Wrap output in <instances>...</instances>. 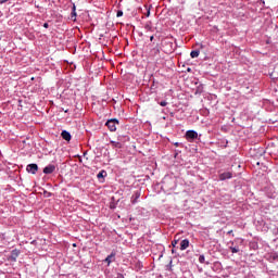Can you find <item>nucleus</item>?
I'll return each instance as SVG.
<instances>
[{
	"instance_id": "f257e3e1",
	"label": "nucleus",
	"mask_w": 278,
	"mask_h": 278,
	"mask_svg": "<svg viewBox=\"0 0 278 278\" xmlns=\"http://www.w3.org/2000/svg\"><path fill=\"white\" fill-rule=\"evenodd\" d=\"M218 179L219 181H227V179H233V169H231V167L227 168L226 172H223V169H219Z\"/></svg>"
},
{
	"instance_id": "f03ea898",
	"label": "nucleus",
	"mask_w": 278,
	"mask_h": 278,
	"mask_svg": "<svg viewBox=\"0 0 278 278\" xmlns=\"http://www.w3.org/2000/svg\"><path fill=\"white\" fill-rule=\"evenodd\" d=\"M116 125H121V122L117 118L108 119L105 123V127L111 131H116Z\"/></svg>"
},
{
	"instance_id": "7ed1b4c3",
	"label": "nucleus",
	"mask_w": 278,
	"mask_h": 278,
	"mask_svg": "<svg viewBox=\"0 0 278 278\" xmlns=\"http://www.w3.org/2000/svg\"><path fill=\"white\" fill-rule=\"evenodd\" d=\"M18 255H21V250L13 249L11 251V254L7 256L8 262H11L12 264H15L16 260H18Z\"/></svg>"
},
{
	"instance_id": "20e7f679",
	"label": "nucleus",
	"mask_w": 278,
	"mask_h": 278,
	"mask_svg": "<svg viewBox=\"0 0 278 278\" xmlns=\"http://www.w3.org/2000/svg\"><path fill=\"white\" fill-rule=\"evenodd\" d=\"M26 170L30 174V175H36L38 173V164L36 163H30L26 166Z\"/></svg>"
},
{
	"instance_id": "39448f33",
	"label": "nucleus",
	"mask_w": 278,
	"mask_h": 278,
	"mask_svg": "<svg viewBox=\"0 0 278 278\" xmlns=\"http://www.w3.org/2000/svg\"><path fill=\"white\" fill-rule=\"evenodd\" d=\"M141 194H142V190L140 189L134 191L130 200L132 205H136V203H138V199H140Z\"/></svg>"
},
{
	"instance_id": "423d86ee",
	"label": "nucleus",
	"mask_w": 278,
	"mask_h": 278,
	"mask_svg": "<svg viewBox=\"0 0 278 278\" xmlns=\"http://www.w3.org/2000/svg\"><path fill=\"white\" fill-rule=\"evenodd\" d=\"M186 138L187 140H197V138H199V132L195 130H187Z\"/></svg>"
},
{
	"instance_id": "0eeeda50",
	"label": "nucleus",
	"mask_w": 278,
	"mask_h": 278,
	"mask_svg": "<svg viewBox=\"0 0 278 278\" xmlns=\"http://www.w3.org/2000/svg\"><path fill=\"white\" fill-rule=\"evenodd\" d=\"M56 166L53 164H49L43 168V175H53L55 173Z\"/></svg>"
},
{
	"instance_id": "6e6552de",
	"label": "nucleus",
	"mask_w": 278,
	"mask_h": 278,
	"mask_svg": "<svg viewBox=\"0 0 278 278\" xmlns=\"http://www.w3.org/2000/svg\"><path fill=\"white\" fill-rule=\"evenodd\" d=\"M115 260H116V252H112L110 255L106 256L104 262L108 264V266H110V264Z\"/></svg>"
},
{
	"instance_id": "1a4fd4ad",
	"label": "nucleus",
	"mask_w": 278,
	"mask_h": 278,
	"mask_svg": "<svg viewBox=\"0 0 278 278\" xmlns=\"http://www.w3.org/2000/svg\"><path fill=\"white\" fill-rule=\"evenodd\" d=\"M61 137L63 140H66V142H71L73 136L67 130H62Z\"/></svg>"
},
{
	"instance_id": "9d476101",
	"label": "nucleus",
	"mask_w": 278,
	"mask_h": 278,
	"mask_svg": "<svg viewBox=\"0 0 278 278\" xmlns=\"http://www.w3.org/2000/svg\"><path fill=\"white\" fill-rule=\"evenodd\" d=\"M188 247H190V240L184 239L180 242V251H186V249H188Z\"/></svg>"
},
{
	"instance_id": "9b49d317",
	"label": "nucleus",
	"mask_w": 278,
	"mask_h": 278,
	"mask_svg": "<svg viewBox=\"0 0 278 278\" xmlns=\"http://www.w3.org/2000/svg\"><path fill=\"white\" fill-rule=\"evenodd\" d=\"M244 242L242 239H235L233 241L228 242V249L229 247H240Z\"/></svg>"
},
{
	"instance_id": "f8f14e48",
	"label": "nucleus",
	"mask_w": 278,
	"mask_h": 278,
	"mask_svg": "<svg viewBox=\"0 0 278 278\" xmlns=\"http://www.w3.org/2000/svg\"><path fill=\"white\" fill-rule=\"evenodd\" d=\"M160 53V46L156 45L154 48L150 49V55H152L153 58H155V55H159Z\"/></svg>"
},
{
	"instance_id": "ddd939ff",
	"label": "nucleus",
	"mask_w": 278,
	"mask_h": 278,
	"mask_svg": "<svg viewBox=\"0 0 278 278\" xmlns=\"http://www.w3.org/2000/svg\"><path fill=\"white\" fill-rule=\"evenodd\" d=\"M71 18L72 21H76L77 18V7L75 5V3H73Z\"/></svg>"
},
{
	"instance_id": "4468645a",
	"label": "nucleus",
	"mask_w": 278,
	"mask_h": 278,
	"mask_svg": "<svg viewBox=\"0 0 278 278\" xmlns=\"http://www.w3.org/2000/svg\"><path fill=\"white\" fill-rule=\"evenodd\" d=\"M117 140L119 142H129L130 139L127 135H119V136H117Z\"/></svg>"
},
{
	"instance_id": "2eb2a0df",
	"label": "nucleus",
	"mask_w": 278,
	"mask_h": 278,
	"mask_svg": "<svg viewBox=\"0 0 278 278\" xmlns=\"http://www.w3.org/2000/svg\"><path fill=\"white\" fill-rule=\"evenodd\" d=\"M105 177H108V172H105V169L100 170L97 175L98 179H105Z\"/></svg>"
},
{
	"instance_id": "dca6fc26",
	"label": "nucleus",
	"mask_w": 278,
	"mask_h": 278,
	"mask_svg": "<svg viewBox=\"0 0 278 278\" xmlns=\"http://www.w3.org/2000/svg\"><path fill=\"white\" fill-rule=\"evenodd\" d=\"M200 54H201V51H200V50H192V51L190 52V56H191L192 59L198 58Z\"/></svg>"
},
{
	"instance_id": "f3484780",
	"label": "nucleus",
	"mask_w": 278,
	"mask_h": 278,
	"mask_svg": "<svg viewBox=\"0 0 278 278\" xmlns=\"http://www.w3.org/2000/svg\"><path fill=\"white\" fill-rule=\"evenodd\" d=\"M229 251H231L232 254L240 252V247H229Z\"/></svg>"
},
{
	"instance_id": "a211bd4d",
	"label": "nucleus",
	"mask_w": 278,
	"mask_h": 278,
	"mask_svg": "<svg viewBox=\"0 0 278 278\" xmlns=\"http://www.w3.org/2000/svg\"><path fill=\"white\" fill-rule=\"evenodd\" d=\"M203 92V85H199L195 89V94H202Z\"/></svg>"
},
{
	"instance_id": "6ab92c4d",
	"label": "nucleus",
	"mask_w": 278,
	"mask_h": 278,
	"mask_svg": "<svg viewBox=\"0 0 278 278\" xmlns=\"http://www.w3.org/2000/svg\"><path fill=\"white\" fill-rule=\"evenodd\" d=\"M199 262H200V264H205V255L201 254L199 256Z\"/></svg>"
},
{
	"instance_id": "aec40b11",
	"label": "nucleus",
	"mask_w": 278,
	"mask_h": 278,
	"mask_svg": "<svg viewBox=\"0 0 278 278\" xmlns=\"http://www.w3.org/2000/svg\"><path fill=\"white\" fill-rule=\"evenodd\" d=\"M159 105H161V108H166V105H168V102H166V100H163L161 102H157Z\"/></svg>"
},
{
	"instance_id": "412c9836",
	"label": "nucleus",
	"mask_w": 278,
	"mask_h": 278,
	"mask_svg": "<svg viewBox=\"0 0 278 278\" xmlns=\"http://www.w3.org/2000/svg\"><path fill=\"white\" fill-rule=\"evenodd\" d=\"M147 13L146 16L149 18L151 16V7H146Z\"/></svg>"
},
{
	"instance_id": "4be33fe9",
	"label": "nucleus",
	"mask_w": 278,
	"mask_h": 278,
	"mask_svg": "<svg viewBox=\"0 0 278 278\" xmlns=\"http://www.w3.org/2000/svg\"><path fill=\"white\" fill-rule=\"evenodd\" d=\"M111 144H113V147H116L117 149H121V142L111 141Z\"/></svg>"
},
{
	"instance_id": "5701e85b",
	"label": "nucleus",
	"mask_w": 278,
	"mask_h": 278,
	"mask_svg": "<svg viewBox=\"0 0 278 278\" xmlns=\"http://www.w3.org/2000/svg\"><path fill=\"white\" fill-rule=\"evenodd\" d=\"M270 260H271V262L277 261L278 260V254L277 253L271 254Z\"/></svg>"
},
{
	"instance_id": "b1692460",
	"label": "nucleus",
	"mask_w": 278,
	"mask_h": 278,
	"mask_svg": "<svg viewBox=\"0 0 278 278\" xmlns=\"http://www.w3.org/2000/svg\"><path fill=\"white\" fill-rule=\"evenodd\" d=\"M144 29H147V31H151L153 27H151V24H146Z\"/></svg>"
},
{
	"instance_id": "393cba45",
	"label": "nucleus",
	"mask_w": 278,
	"mask_h": 278,
	"mask_svg": "<svg viewBox=\"0 0 278 278\" xmlns=\"http://www.w3.org/2000/svg\"><path fill=\"white\" fill-rule=\"evenodd\" d=\"M117 18H121V16H123V11L118 10L116 13Z\"/></svg>"
},
{
	"instance_id": "a878e982",
	"label": "nucleus",
	"mask_w": 278,
	"mask_h": 278,
	"mask_svg": "<svg viewBox=\"0 0 278 278\" xmlns=\"http://www.w3.org/2000/svg\"><path fill=\"white\" fill-rule=\"evenodd\" d=\"M172 247L176 248L177 247V240L172 241Z\"/></svg>"
},
{
	"instance_id": "bb28decb",
	"label": "nucleus",
	"mask_w": 278,
	"mask_h": 278,
	"mask_svg": "<svg viewBox=\"0 0 278 278\" xmlns=\"http://www.w3.org/2000/svg\"><path fill=\"white\" fill-rule=\"evenodd\" d=\"M227 144H229L228 140H224V148L227 149Z\"/></svg>"
},
{
	"instance_id": "cd10ccee",
	"label": "nucleus",
	"mask_w": 278,
	"mask_h": 278,
	"mask_svg": "<svg viewBox=\"0 0 278 278\" xmlns=\"http://www.w3.org/2000/svg\"><path fill=\"white\" fill-rule=\"evenodd\" d=\"M10 0H0V4L3 5V3H8Z\"/></svg>"
},
{
	"instance_id": "c85d7f7f",
	"label": "nucleus",
	"mask_w": 278,
	"mask_h": 278,
	"mask_svg": "<svg viewBox=\"0 0 278 278\" xmlns=\"http://www.w3.org/2000/svg\"><path fill=\"white\" fill-rule=\"evenodd\" d=\"M117 278H125V275H123V274H117Z\"/></svg>"
},
{
	"instance_id": "c756f323",
	"label": "nucleus",
	"mask_w": 278,
	"mask_h": 278,
	"mask_svg": "<svg viewBox=\"0 0 278 278\" xmlns=\"http://www.w3.org/2000/svg\"><path fill=\"white\" fill-rule=\"evenodd\" d=\"M43 27H45L46 29H49V23H45V24H43Z\"/></svg>"
},
{
	"instance_id": "7c9ffc66",
	"label": "nucleus",
	"mask_w": 278,
	"mask_h": 278,
	"mask_svg": "<svg viewBox=\"0 0 278 278\" xmlns=\"http://www.w3.org/2000/svg\"><path fill=\"white\" fill-rule=\"evenodd\" d=\"M182 143H179V142H175L174 143V147H181Z\"/></svg>"
},
{
	"instance_id": "2f4dec72",
	"label": "nucleus",
	"mask_w": 278,
	"mask_h": 278,
	"mask_svg": "<svg viewBox=\"0 0 278 278\" xmlns=\"http://www.w3.org/2000/svg\"><path fill=\"white\" fill-rule=\"evenodd\" d=\"M154 39H155V37L153 35L150 36V42H153Z\"/></svg>"
},
{
	"instance_id": "473e14b6",
	"label": "nucleus",
	"mask_w": 278,
	"mask_h": 278,
	"mask_svg": "<svg viewBox=\"0 0 278 278\" xmlns=\"http://www.w3.org/2000/svg\"><path fill=\"white\" fill-rule=\"evenodd\" d=\"M46 194H47V197H51L52 195L51 192H47V191H46Z\"/></svg>"
},
{
	"instance_id": "72a5a7b5",
	"label": "nucleus",
	"mask_w": 278,
	"mask_h": 278,
	"mask_svg": "<svg viewBox=\"0 0 278 278\" xmlns=\"http://www.w3.org/2000/svg\"><path fill=\"white\" fill-rule=\"evenodd\" d=\"M261 3H262V5H265V4H266V2H265V1H261Z\"/></svg>"
},
{
	"instance_id": "f704fd0d",
	"label": "nucleus",
	"mask_w": 278,
	"mask_h": 278,
	"mask_svg": "<svg viewBox=\"0 0 278 278\" xmlns=\"http://www.w3.org/2000/svg\"><path fill=\"white\" fill-rule=\"evenodd\" d=\"M228 233H233V230L228 231Z\"/></svg>"
},
{
	"instance_id": "c9c22d12",
	"label": "nucleus",
	"mask_w": 278,
	"mask_h": 278,
	"mask_svg": "<svg viewBox=\"0 0 278 278\" xmlns=\"http://www.w3.org/2000/svg\"><path fill=\"white\" fill-rule=\"evenodd\" d=\"M172 253H175V249L172 250Z\"/></svg>"
},
{
	"instance_id": "e433bc0d",
	"label": "nucleus",
	"mask_w": 278,
	"mask_h": 278,
	"mask_svg": "<svg viewBox=\"0 0 278 278\" xmlns=\"http://www.w3.org/2000/svg\"><path fill=\"white\" fill-rule=\"evenodd\" d=\"M68 110H65V114H67Z\"/></svg>"
},
{
	"instance_id": "4c0bfd02",
	"label": "nucleus",
	"mask_w": 278,
	"mask_h": 278,
	"mask_svg": "<svg viewBox=\"0 0 278 278\" xmlns=\"http://www.w3.org/2000/svg\"><path fill=\"white\" fill-rule=\"evenodd\" d=\"M177 154H178V153L175 154V157H177Z\"/></svg>"
},
{
	"instance_id": "58836bf2",
	"label": "nucleus",
	"mask_w": 278,
	"mask_h": 278,
	"mask_svg": "<svg viewBox=\"0 0 278 278\" xmlns=\"http://www.w3.org/2000/svg\"><path fill=\"white\" fill-rule=\"evenodd\" d=\"M148 47H151V43H150V45H148Z\"/></svg>"
}]
</instances>
